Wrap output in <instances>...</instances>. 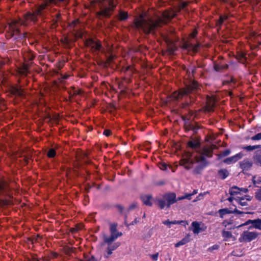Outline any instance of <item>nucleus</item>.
Returning a JSON list of instances; mask_svg holds the SVG:
<instances>
[{
    "instance_id": "f257e3e1",
    "label": "nucleus",
    "mask_w": 261,
    "mask_h": 261,
    "mask_svg": "<svg viewBox=\"0 0 261 261\" xmlns=\"http://www.w3.org/2000/svg\"><path fill=\"white\" fill-rule=\"evenodd\" d=\"M188 3L182 2L175 10L168 9L164 11L161 16L155 18H146L143 14L135 17L131 27L135 30H142L144 33H151V31H158L163 25L170 22L177 13L185 8Z\"/></svg>"
},
{
    "instance_id": "f03ea898",
    "label": "nucleus",
    "mask_w": 261,
    "mask_h": 261,
    "mask_svg": "<svg viewBox=\"0 0 261 261\" xmlns=\"http://www.w3.org/2000/svg\"><path fill=\"white\" fill-rule=\"evenodd\" d=\"M188 144L192 152L190 150L188 151L187 155L181 161L182 165L188 169L194 167L199 169L202 168L207 164V159L212 156V148H202L199 141L195 139L190 141Z\"/></svg>"
},
{
    "instance_id": "7ed1b4c3",
    "label": "nucleus",
    "mask_w": 261,
    "mask_h": 261,
    "mask_svg": "<svg viewBox=\"0 0 261 261\" xmlns=\"http://www.w3.org/2000/svg\"><path fill=\"white\" fill-rule=\"evenodd\" d=\"M110 234H102V242L100 245V250L103 252V256L108 258L120 245L119 242L115 241L122 236V233L117 230V224L112 223L110 226Z\"/></svg>"
},
{
    "instance_id": "20e7f679",
    "label": "nucleus",
    "mask_w": 261,
    "mask_h": 261,
    "mask_svg": "<svg viewBox=\"0 0 261 261\" xmlns=\"http://www.w3.org/2000/svg\"><path fill=\"white\" fill-rule=\"evenodd\" d=\"M198 84L195 81H192L186 88L181 89L178 92H174L172 97L174 100H178L182 96L188 95L192 90L198 88Z\"/></svg>"
},
{
    "instance_id": "39448f33",
    "label": "nucleus",
    "mask_w": 261,
    "mask_h": 261,
    "mask_svg": "<svg viewBox=\"0 0 261 261\" xmlns=\"http://www.w3.org/2000/svg\"><path fill=\"white\" fill-rule=\"evenodd\" d=\"M117 4V1L115 2L114 0H108L109 7L103 6L101 8L100 10L97 13L98 15L100 17L105 18L110 17L112 14Z\"/></svg>"
},
{
    "instance_id": "423d86ee",
    "label": "nucleus",
    "mask_w": 261,
    "mask_h": 261,
    "mask_svg": "<svg viewBox=\"0 0 261 261\" xmlns=\"http://www.w3.org/2000/svg\"><path fill=\"white\" fill-rule=\"evenodd\" d=\"M258 233L256 232H251L248 230L244 231L241 234L239 240L240 242H250L258 237Z\"/></svg>"
},
{
    "instance_id": "0eeeda50",
    "label": "nucleus",
    "mask_w": 261,
    "mask_h": 261,
    "mask_svg": "<svg viewBox=\"0 0 261 261\" xmlns=\"http://www.w3.org/2000/svg\"><path fill=\"white\" fill-rule=\"evenodd\" d=\"M45 6L42 5L39 8L36 9L33 12H28L25 15V19L27 20H31L32 21H36L37 19L38 16H42V11L44 9Z\"/></svg>"
},
{
    "instance_id": "6e6552de",
    "label": "nucleus",
    "mask_w": 261,
    "mask_h": 261,
    "mask_svg": "<svg viewBox=\"0 0 261 261\" xmlns=\"http://www.w3.org/2000/svg\"><path fill=\"white\" fill-rule=\"evenodd\" d=\"M85 44L87 46L91 47L95 50H99L101 47V44L99 41L95 39H88L85 41Z\"/></svg>"
},
{
    "instance_id": "1a4fd4ad",
    "label": "nucleus",
    "mask_w": 261,
    "mask_h": 261,
    "mask_svg": "<svg viewBox=\"0 0 261 261\" xmlns=\"http://www.w3.org/2000/svg\"><path fill=\"white\" fill-rule=\"evenodd\" d=\"M242 156L243 155L241 153H239L233 156L225 159L223 160V162L227 165H230L237 162L242 158Z\"/></svg>"
},
{
    "instance_id": "9d476101",
    "label": "nucleus",
    "mask_w": 261,
    "mask_h": 261,
    "mask_svg": "<svg viewBox=\"0 0 261 261\" xmlns=\"http://www.w3.org/2000/svg\"><path fill=\"white\" fill-rule=\"evenodd\" d=\"M165 199L167 201L168 203V206L170 207V205L177 200V199H176V195L175 193H170L168 194H166L164 195Z\"/></svg>"
},
{
    "instance_id": "9b49d317",
    "label": "nucleus",
    "mask_w": 261,
    "mask_h": 261,
    "mask_svg": "<svg viewBox=\"0 0 261 261\" xmlns=\"http://www.w3.org/2000/svg\"><path fill=\"white\" fill-rule=\"evenodd\" d=\"M252 166V163L248 159L240 162V168L242 169L243 172L249 170Z\"/></svg>"
},
{
    "instance_id": "f8f14e48",
    "label": "nucleus",
    "mask_w": 261,
    "mask_h": 261,
    "mask_svg": "<svg viewBox=\"0 0 261 261\" xmlns=\"http://www.w3.org/2000/svg\"><path fill=\"white\" fill-rule=\"evenodd\" d=\"M9 191V187L7 183L3 180H0V195H7Z\"/></svg>"
},
{
    "instance_id": "ddd939ff",
    "label": "nucleus",
    "mask_w": 261,
    "mask_h": 261,
    "mask_svg": "<svg viewBox=\"0 0 261 261\" xmlns=\"http://www.w3.org/2000/svg\"><path fill=\"white\" fill-rule=\"evenodd\" d=\"M200 224L197 222L194 221L192 223V229L191 230L195 234H198L202 231V229L200 227Z\"/></svg>"
},
{
    "instance_id": "4468645a",
    "label": "nucleus",
    "mask_w": 261,
    "mask_h": 261,
    "mask_svg": "<svg viewBox=\"0 0 261 261\" xmlns=\"http://www.w3.org/2000/svg\"><path fill=\"white\" fill-rule=\"evenodd\" d=\"M229 174V172L227 169H221L218 171L217 176L221 179H225L228 176Z\"/></svg>"
},
{
    "instance_id": "2eb2a0df",
    "label": "nucleus",
    "mask_w": 261,
    "mask_h": 261,
    "mask_svg": "<svg viewBox=\"0 0 261 261\" xmlns=\"http://www.w3.org/2000/svg\"><path fill=\"white\" fill-rule=\"evenodd\" d=\"M228 65L226 64H222L215 63L213 61V68L216 71H221L223 69H226Z\"/></svg>"
},
{
    "instance_id": "dca6fc26",
    "label": "nucleus",
    "mask_w": 261,
    "mask_h": 261,
    "mask_svg": "<svg viewBox=\"0 0 261 261\" xmlns=\"http://www.w3.org/2000/svg\"><path fill=\"white\" fill-rule=\"evenodd\" d=\"M128 18V13L126 11L120 10L117 15V19L120 21H125Z\"/></svg>"
},
{
    "instance_id": "f3484780",
    "label": "nucleus",
    "mask_w": 261,
    "mask_h": 261,
    "mask_svg": "<svg viewBox=\"0 0 261 261\" xmlns=\"http://www.w3.org/2000/svg\"><path fill=\"white\" fill-rule=\"evenodd\" d=\"M190 241V235L188 234L181 240L175 244V247H179L180 246L184 245Z\"/></svg>"
},
{
    "instance_id": "a211bd4d",
    "label": "nucleus",
    "mask_w": 261,
    "mask_h": 261,
    "mask_svg": "<svg viewBox=\"0 0 261 261\" xmlns=\"http://www.w3.org/2000/svg\"><path fill=\"white\" fill-rule=\"evenodd\" d=\"M253 223H252V225H250L248 227V229H251L252 228H256L261 230V219H257L253 220Z\"/></svg>"
},
{
    "instance_id": "6ab92c4d",
    "label": "nucleus",
    "mask_w": 261,
    "mask_h": 261,
    "mask_svg": "<svg viewBox=\"0 0 261 261\" xmlns=\"http://www.w3.org/2000/svg\"><path fill=\"white\" fill-rule=\"evenodd\" d=\"M141 199L143 203L148 206L152 205V196L150 195H144L142 196Z\"/></svg>"
},
{
    "instance_id": "aec40b11",
    "label": "nucleus",
    "mask_w": 261,
    "mask_h": 261,
    "mask_svg": "<svg viewBox=\"0 0 261 261\" xmlns=\"http://www.w3.org/2000/svg\"><path fill=\"white\" fill-rule=\"evenodd\" d=\"M158 204L161 209H163L165 207L168 208V203L167 201L165 199V196H164L162 199H159L158 201Z\"/></svg>"
},
{
    "instance_id": "412c9836",
    "label": "nucleus",
    "mask_w": 261,
    "mask_h": 261,
    "mask_svg": "<svg viewBox=\"0 0 261 261\" xmlns=\"http://www.w3.org/2000/svg\"><path fill=\"white\" fill-rule=\"evenodd\" d=\"M218 213L221 218H223L224 216L226 214H232V211L228 208L220 209L218 211Z\"/></svg>"
},
{
    "instance_id": "4be33fe9",
    "label": "nucleus",
    "mask_w": 261,
    "mask_h": 261,
    "mask_svg": "<svg viewBox=\"0 0 261 261\" xmlns=\"http://www.w3.org/2000/svg\"><path fill=\"white\" fill-rule=\"evenodd\" d=\"M254 163L261 167V152L256 153L253 157Z\"/></svg>"
},
{
    "instance_id": "5701e85b",
    "label": "nucleus",
    "mask_w": 261,
    "mask_h": 261,
    "mask_svg": "<svg viewBox=\"0 0 261 261\" xmlns=\"http://www.w3.org/2000/svg\"><path fill=\"white\" fill-rule=\"evenodd\" d=\"M19 24V21L16 20H13L10 23L9 27L11 28L13 31H17V33H20V31L18 30L17 27Z\"/></svg>"
},
{
    "instance_id": "b1692460",
    "label": "nucleus",
    "mask_w": 261,
    "mask_h": 261,
    "mask_svg": "<svg viewBox=\"0 0 261 261\" xmlns=\"http://www.w3.org/2000/svg\"><path fill=\"white\" fill-rule=\"evenodd\" d=\"M229 193L231 195H235L240 193V188L237 186H233L230 188Z\"/></svg>"
},
{
    "instance_id": "393cba45",
    "label": "nucleus",
    "mask_w": 261,
    "mask_h": 261,
    "mask_svg": "<svg viewBox=\"0 0 261 261\" xmlns=\"http://www.w3.org/2000/svg\"><path fill=\"white\" fill-rule=\"evenodd\" d=\"M260 148V145H253V146H251V145H249V146H244L243 147V148L248 151H252L254 149H258V148Z\"/></svg>"
},
{
    "instance_id": "a878e982",
    "label": "nucleus",
    "mask_w": 261,
    "mask_h": 261,
    "mask_svg": "<svg viewBox=\"0 0 261 261\" xmlns=\"http://www.w3.org/2000/svg\"><path fill=\"white\" fill-rule=\"evenodd\" d=\"M222 237L225 239H229L232 237V234L231 232L228 231L223 230L222 232Z\"/></svg>"
},
{
    "instance_id": "bb28decb",
    "label": "nucleus",
    "mask_w": 261,
    "mask_h": 261,
    "mask_svg": "<svg viewBox=\"0 0 261 261\" xmlns=\"http://www.w3.org/2000/svg\"><path fill=\"white\" fill-rule=\"evenodd\" d=\"M231 151L230 149H226L223 151H222L220 154H218L219 156V159L222 156H226L229 155Z\"/></svg>"
},
{
    "instance_id": "cd10ccee",
    "label": "nucleus",
    "mask_w": 261,
    "mask_h": 261,
    "mask_svg": "<svg viewBox=\"0 0 261 261\" xmlns=\"http://www.w3.org/2000/svg\"><path fill=\"white\" fill-rule=\"evenodd\" d=\"M223 21V18L222 16H219V19L216 21V27L217 28V31L218 32H219V25H220L222 23Z\"/></svg>"
},
{
    "instance_id": "c85d7f7f",
    "label": "nucleus",
    "mask_w": 261,
    "mask_h": 261,
    "mask_svg": "<svg viewBox=\"0 0 261 261\" xmlns=\"http://www.w3.org/2000/svg\"><path fill=\"white\" fill-rule=\"evenodd\" d=\"M56 151L54 149H50L47 152V156L49 158H54L56 155Z\"/></svg>"
},
{
    "instance_id": "c756f323",
    "label": "nucleus",
    "mask_w": 261,
    "mask_h": 261,
    "mask_svg": "<svg viewBox=\"0 0 261 261\" xmlns=\"http://www.w3.org/2000/svg\"><path fill=\"white\" fill-rule=\"evenodd\" d=\"M192 196V194H186L184 196L179 197L177 198V200H181L185 199H191V197Z\"/></svg>"
},
{
    "instance_id": "7c9ffc66",
    "label": "nucleus",
    "mask_w": 261,
    "mask_h": 261,
    "mask_svg": "<svg viewBox=\"0 0 261 261\" xmlns=\"http://www.w3.org/2000/svg\"><path fill=\"white\" fill-rule=\"evenodd\" d=\"M172 224H183L186 226L188 225V222L186 221H172Z\"/></svg>"
},
{
    "instance_id": "2f4dec72",
    "label": "nucleus",
    "mask_w": 261,
    "mask_h": 261,
    "mask_svg": "<svg viewBox=\"0 0 261 261\" xmlns=\"http://www.w3.org/2000/svg\"><path fill=\"white\" fill-rule=\"evenodd\" d=\"M253 220H248L247 221H246L243 224H242L240 225H238L237 226H236V227L237 228H239V227H242V226H246V225H248L249 224H250L252 223H253Z\"/></svg>"
},
{
    "instance_id": "473e14b6",
    "label": "nucleus",
    "mask_w": 261,
    "mask_h": 261,
    "mask_svg": "<svg viewBox=\"0 0 261 261\" xmlns=\"http://www.w3.org/2000/svg\"><path fill=\"white\" fill-rule=\"evenodd\" d=\"M251 139L253 141L261 140V133H258L255 135L252 136L251 138Z\"/></svg>"
},
{
    "instance_id": "72a5a7b5",
    "label": "nucleus",
    "mask_w": 261,
    "mask_h": 261,
    "mask_svg": "<svg viewBox=\"0 0 261 261\" xmlns=\"http://www.w3.org/2000/svg\"><path fill=\"white\" fill-rule=\"evenodd\" d=\"M159 253L158 252L153 254H150L149 256L154 261H157L158 260Z\"/></svg>"
},
{
    "instance_id": "f704fd0d",
    "label": "nucleus",
    "mask_w": 261,
    "mask_h": 261,
    "mask_svg": "<svg viewBox=\"0 0 261 261\" xmlns=\"http://www.w3.org/2000/svg\"><path fill=\"white\" fill-rule=\"evenodd\" d=\"M232 213H234V214H241V215H244V214H251V213H250V212L245 213L244 212L239 211L238 209H237L236 208H234V210L233 211H232Z\"/></svg>"
},
{
    "instance_id": "c9c22d12",
    "label": "nucleus",
    "mask_w": 261,
    "mask_h": 261,
    "mask_svg": "<svg viewBox=\"0 0 261 261\" xmlns=\"http://www.w3.org/2000/svg\"><path fill=\"white\" fill-rule=\"evenodd\" d=\"M255 196L257 200H261V188L256 192Z\"/></svg>"
},
{
    "instance_id": "e433bc0d",
    "label": "nucleus",
    "mask_w": 261,
    "mask_h": 261,
    "mask_svg": "<svg viewBox=\"0 0 261 261\" xmlns=\"http://www.w3.org/2000/svg\"><path fill=\"white\" fill-rule=\"evenodd\" d=\"M50 4L56 5L58 3L64 2L65 0H48Z\"/></svg>"
},
{
    "instance_id": "4c0bfd02",
    "label": "nucleus",
    "mask_w": 261,
    "mask_h": 261,
    "mask_svg": "<svg viewBox=\"0 0 261 261\" xmlns=\"http://www.w3.org/2000/svg\"><path fill=\"white\" fill-rule=\"evenodd\" d=\"M163 223L169 227H171V225L172 224V221H170L169 220H166L163 221Z\"/></svg>"
},
{
    "instance_id": "58836bf2",
    "label": "nucleus",
    "mask_w": 261,
    "mask_h": 261,
    "mask_svg": "<svg viewBox=\"0 0 261 261\" xmlns=\"http://www.w3.org/2000/svg\"><path fill=\"white\" fill-rule=\"evenodd\" d=\"M237 202H240V201H242V200L245 199V196L244 197H237L236 198L234 199Z\"/></svg>"
},
{
    "instance_id": "ea45409f",
    "label": "nucleus",
    "mask_w": 261,
    "mask_h": 261,
    "mask_svg": "<svg viewBox=\"0 0 261 261\" xmlns=\"http://www.w3.org/2000/svg\"><path fill=\"white\" fill-rule=\"evenodd\" d=\"M160 168L163 170H165L167 169V165L165 164H162L160 166Z\"/></svg>"
},
{
    "instance_id": "a19ab883",
    "label": "nucleus",
    "mask_w": 261,
    "mask_h": 261,
    "mask_svg": "<svg viewBox=\"0 0 261 261\" xmlns=\"http://www.w3.org/2000/svg\"><path fill=\"white\" fill-rule=\"evenodd\" d=\"M240 192H242L244 193H246L248 192V189L247 188H240Z\"/></svg>"
},
{
    "instance_id": "79ce46f5",
    "label": "nucleus",
    "mask_w": 261,
    "mask_h": 261,
    "mask_svg": "<svg viewBox=\"0 0 261 261\" xmlns=\"http://www.w3.org/2000/svg\"><path fill=\"white\" fill-rule=\"evenodd\" d=\"M103 134L106 136H109L111 134V131L109 130H105L103 132Z\"/></svg>"
},
{
    "instance_id": "37998d69",
    "label": "nucleus",
    "mask_w": 261,
    "mask_h": 261,
    "mask_svg": "<svg viewBox=\"0 0 261 261\" xmlns=\"http://www.w3.org/2000/svg\"><path fill=\"white\" fill-rule=\"evenodd\" d=\"M241 206H247L248 205V203L247 202H243L240 201V202H238Z\"/></svg>"
},
{
    "instance_id": "c03bdc74",
    "label": "nucleus",
    "mask_w": 261,
    "mask_h": 261,
    "mask_svg": "<svg viewBox=\"0 0 261 261\" xmlns=\"http://www.w3.org/2000/svg\"><path fill=\"white\" fill-rule=\"evenodd\" d=\"M252 197L249 195H245V199H246L248 201H250L251 200Z\"/></svg>"
},
{
    "instance_id": "a18cd8bd",
    "label": "nucleus",
    "mask_w": 261,
    "mask_h": 261,
    "mask_svg": "<svg viewBox=\"0 0 261 261\" xmlns=\"http://www.w3.org/2000/svg\"><path fill=\"white\" fill-rule=\"evenodd\" d=\"M232 220H231V221H229V222H228V221H227L225 220V221L224 222V223L225 225H226V224H232Z\"/></svg>"
},
{
    "instance_id": "49530a36",
    "label": "nucleus",
    "mask_w": 261,
    "mask_h": 261,
    "mask_svg": "<svg viewBox=\"0 0 261 261\" xmlns=\"http://www.w3.org/2000/svg\"><path fill=\"white\" fill-rule=\"evenodd\" d=\"M56 17L57 18V19H59L61 16V14L60 13H57L56 14Z\"/></svg>"
},
{
    "instance_id": "de8ad7c7",
    "label": "nucleus",
    "mask_w": 261,
    "mask_h": 261,
    "mask_svg": "<svg viewBox=\"0 0 261 261\" xmlns=\"http://www.w3.org/2000/svg\"><path fill=\"white\" fill-rule=\"evenodd\" d=\"M214 140V134H213V140ZM213 149H215L217 148V146L215 145V142L213 141Z\"/></svg>"
},
{
    "instance_id": "09e8293b",
    "label": "nucleus",
    "mask_w": 261,
    "mask_h": 261,
    "mask_svg": "<svg viewBox=\"0 0 261 261\" xmlns=\"http://www.w3.org/2000/svg\"><path fill=\"white\" fill-rule=\"evenodd\" d=\"M234 199V198L233 197H229V198H228V201H229L230 202H232V201L233 200V199Z\"/></svg>"
},
{
    "instance_id": "8fccbe9b",
    "label": "nucleus",
    "mask_w": 261,
    "mask_h": 261,
    "mask_svg": "<svg viewBox=\"0 0 261 261\" xmlns=\"http://www.w3.org/2000/svg\"><path fill=\"white\" fill-rule=\"evenodd\" d=\"M197 190H194L193 191V193H191V194H192V195H195V194H197Z\"/></svg>"
},
{
    "instance_id": "3c124183",
    "label": "nucleus",
    "mask_w": 261,
    "mask_h": 261,
    "mask_svg": "<svg viewBox=\"0 0 261 261\" xmlns=\"http://www.w3.org/2000/svg\"><path fill=\"white\" fill-rule=\"evenodd\" d=\"M218 248V245H213V250L217 249Z\"/></svg>"
},
{
    "instance_id": "603ef678",
    "label": "nucleus",
    "mask_w": 261,
    "mask_h": 261,
    "mask_svg": "<svg viewBox=\"0 0 261 261\" xmlns=\"http://www.w3.org/2000/svg\"><path fill=\"white\" fill-rule=\"evenodd\" d=\"M202 195L201 194H199L198 195V196L197 197V200H199V199H200V197H202ZM195 201H196V200H195Z\"/></svg>"
},
{
    "instance_id": "864d4df0",
    "label": "nucleus",
    "mask_w": 261,
    "mask_h": 261,
    "mask_svg": "<svg viewBox=\"0 0 261 261\" xmlns=\"http://www.w3.org/2000/svg\"><path fill=\"white\" fill-rule=\"evenodd\" d=\"M3 104V101L1 98H0V107Z\"/></svg>"
},
{
    "instance_id": "5fc2aeb1",
    "label": "nucleus",
    "mask_w": 261,
    "mask_h": 261,
    "mask_svg": "<svg viewBox=\"0 0 261 261\" xmlns=\"http://www.w3.org/2000/svg\"><path fill=\"white\" fill-rule=\"evenodd\" d=\"M68 75H65L63 78L64 79H67L68 78Z\"/></svg>"
},
{
    "instance_id": "6e6d98bb",
    "label": "nucleus",
    "mask_w": 261,
    "mask_h": 261,
    "mask_svg": "<svg viewBox=\"0 0 261 261\" xmlns=\"http://www.w3.org/2000/svg\"><path fill=\"white\" fill-rule=\"evenodd\" d=\"M213 108L214 107V100H215V98H214V96H213Z\"/></svg>"
},
{
    "instance_id": "4d7b16f0",
    "label": "nucleus",
    "mask_w": 261,
    "mask_h": 261,
    "mask_svg": "<svg viewBox=\"0 0 261 261\" xmlns=\"http://www.w3.org/2000/svg\"><path fill=\"white\" fill-rule=\"evenodd\" d=\"M254 178H255V177H253V183L255 184V180L254 179Z\"/></svg>"
},
{
    "instance_id": "13d9d810",
    "label": "nucleus",
    "mask_w": 261,
    "mask_h": 261,
    "mask_svg": "<svg viewBox=\"0 0 261 261\" xmlns=\"http://www.w3.org/2000/svg\"><path fill=\"white\" fill-rule=\"evenodd\" d=\"M251 34L252 35H251L252 37H254L256 34L253 33V34Z\"/></svg>"
},
{
    "instance_id": "bf43d9fd",
    "label": "nucleus",
    "mask_w": 261,
    "mask_h": 261,
    "mask_svg": "<svg viewBox=\"0 0 261 261\" xmlns=\"http://www.w3.org/2000/svg\"><path fill=\"white\" fill-rule=\"evenodd\" d=\"M197 30H194L192 33H197Z\"/></svg>"
},
{
    "instance_id": "052dcab7",
    "label": "nucleus",
    "mask_w": 261,
    "mask_h": 261,
    "mask_svg": "<svg viewBox=\"0 0 261 261\" xmlns=\"http://www.w3.org/2000/svg\"><path fill=\"white\" fill-rule=\"evenodd\" d=\"M192 34L193 35L192 37H195V35L196 34Z\"/></svg>"
},
{
    "instance_id": "680f3d73",
    "label": "nucleus",
    "mask_w": 261,
    "mask_h": 261,
    "mask_svg": "<svg viewBox=\"0 0 261 261\" xmlns=\"http://www.w3.org/2000/svg\"><path fill=\"white\" fill-rule=\"evenodd\" d=\"M170 33H175V32H174V31H171Z\"/></svg>"
}]
</instances>
